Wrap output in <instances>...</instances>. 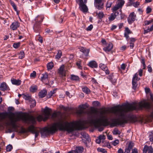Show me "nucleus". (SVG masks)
<instances>
[{"label":"nucleus","mask_w":153,"mask_h":153,"mask_svg":"<svg viewBox=\"0 0 153 153\" xmlns=\"http://www.w3.org/2000/svg\"><path fill=\"white\" fill-rule=\"evenodd\" d=\"M150 107L149 103L145 102L143 103L140 102L138 103L133 102L113 107L111 108V112L118 117L119 118L117 119H114L112 125L113 126H116L127 123L130 119L126 115V113L128 111L140 109L143 107L149 108Z\"/></svg>","instance_id":"1"},{"label":"nucleus","mask_w":153,"mask_h":153,"mask_svg":"<svg viewBox=\"0 0 153 153\" xmlns=\"http://www.w3.org/2000/svg\"><path fill=\"white\" fill-rule=\"evenodd\" d=\"M81 125L80 121L69 123L62 120H60L54 123L48 128H43L41 130L42 136L46 135L49 133H53L58 129L60 130L66 131L71 132L74 130L78 129Z\"/></svg>","instance_id":"2"},{"label":"nucleus","mask_w":153,"mask_h":153,"mask_svg":"<svg viewBox=\"0 0 153 153\" xmlns=\"http://www.w3.org/2000/svg\"><path fill=\"white\" fill-rule=\"evenodd\" d=\"M109 111L108 109H104L100 111L99 114H97L98 111L97 110L93 108H91L90 114L92 115L94 114L95 115L93 118L89 120L90 124L94 126L95 127H100L102 126H106L110 124L111 126H113L112 125V121L114 119H112L111 122L108 120V119L105 114L107 113Z\"/></svg>","instance_id":"3"},{"label":"nucleus","mask_w":153,"mask_h":153,"mask_svg":"<svg viewBox=\"0 0 153 153\" xmlns=\"http://www.w3.org/2000/svg\"><path fill=\"white\" fill-rule=\"evenodd\" d=\"M8 116L10 119V122H7L6 124L9 126H11L13 128L16 129L17 127L16 123L22 119L21 115L19 114L15 115L14 113H11L8 115Z\"/></svg>","instance_id":"4"},{"label":"nucleus","mask_w":153,"mask_h":153,"mask_svg":"<svg viewBox=\"0 0 153 153\" xmlns=\"http://www.w3.org/2000/svg\"><path fill=\"white\" fill-rule=\"evenodd\" d=\"M125 1L123 0H118L116 4L111 9L113 13L119 15L121 13V9Z\"/></svg>","instance_id":"5"},{"label":"nucleus","mask_w":153,"mask_h":153,"mask_svg":"<svg viewBox=\"0 0 153 153\" xmlns=\"http://www.w3.org/2000/svg\"><path fill=\"white\" fill-rule=\"evenodd\" d=\"M43 19V18L40 16L37 17L35 19L36 23L34 25L33 28L36 33H40V24L42 22Z\"/></svg>","instance_id":"6"},{"label":"nucleus","mask_w":153,"mask_h":153,"mask_svg":"<svg viewBox=\"0 0 153 153\" xmlns=\"http://www.w3.org/2000/svg\"><path fill=\"white\" fill-rule=\"evenodd\" d=\"M76 2L79 4V8L80 10L82 12H87L88 10V8L86 5L84 3L83 0H76Z\"/></svg>","instance_id":"7"},{"label":"nucleus","mask_w":153,"mask_h":153,"mask_svg":"<svg viewBox=\"0 0 153 153\" xmlns=\"http://www.w3.org/2000/svg\"><path fill=\"white\" fill-rule=\"evenodd\" d=\"M23 119L26 122H28L29 123L32 124L35 123L36 122V119L35 117L32 115H25L23 117Z\"/></svg>","instance_id":"8"},{"label":"nucleus","mask_w":153,"mask_h":153,"mask_svg":"<svg viewBox=\"0 0 153 153\" xmlns=\"http://www.w3.org/2000/svg\"><path fill=\"white\" fill-rule=\"evenodd\" d=\"M65 66L64 65H61L58 69L59 74L61 77L64 76H66V70L65 69Z\"/></svg>","instance_id":"9"},{"label":"nucleus","mask_w":153,"mask_h":153,"mask_svg":"<svg viewBox=\"0 0 153 153\" xmlns=\"http://www.w3.org/2000/svg\"><path fill=\"white\" fill-rule=\"evenodd\" d=\"M51 109L47 107H45L44 111V115L45 116V118L44 120V121H45L51 115Z\"/></svg>","instance_id":"10"},{"label":"nucleus","mask_w":153,"mask_h":153,"mask_svg":"<svg viewBox=\"0 0 153 153\" xmlns=\"http://www.w3.org/2000/svg\"><path fill=\"white\" fill-rule=\"evenodd\" d=\"M102 0H94V5L96 7L100 9L103 7V3Z\"/></svg>","instance_id":"11"},{"label":"nucleus","mask_w":153,"mask_h":153,"mask_svg":"<svg viewBox=\"0 0 153 153\" xmlns=\"http://www.w3.org/2000/svg\"><path fill=\"white\" fill-rule=\"evenodd\" d=\"M136 16V15L134 12L130 13L128 19V21L129 24H131L134 21Z\"/></svg>","instance_id":"12"},{"label":"nucleus","mask_w":153,"mask_h":153,"mask_svg":"<svg viewBox=\"0 0 153 153\" xmlns=\"http://www.w3.org/2000/svg\"><path fill=\"white\" fill-rule=\"evenodd\" d=\"M20 26L19 23L17 21H15L13 22L10 26L11 29L13 30H16Z\"/></svg>","instance_id":"13"},{"label":"nucleus","mask_w":153,"mask_h":153,"mask_svg":"<svg viewBox=\"0 0 153 153\" xmlns=\"http://www.w3.org/2000/svg\"><path fill=\"white\" fill-rule=\"evenodd\" d=\"M99 67L102 70L105 71V73L106 74H109V71L108 68L107 66L105 65L102 63H100L99 64Z\"/></svg>","instance_id":"14"},{"label":"nucleus","mask_w":153,"mask_h":153,"mask_svg":"<svg viewBox=\"0 0 153 153\" xmlns=\"http://www.w3.org/2000/svg\"><path fill=\"white\" fill-rule=\"evenodd\" d=\"M113 48V45L111 43H109L107 46L103 48V50L106 52L111 51Z\"/></svg>","instance_id":"15"},{"label":"nucleus","mask_w":153,"mask_h":153,"mask_svg":"<svg viewBox=\"0 0 153 153\" xmlns=\"http://www.w3.org/2000/svg\"><path fill=\"white\" fill-rule=\"evenodd\" d=\"M29 129L30 131H32L33 133L35 134V137L38 136L39 133V131L36 130L33 126H30L29 128Z\"/></svg>","instance_id":"16"},{"label":"nucleus","mask_w":153,"mask_h":153,"mask_svg":"<svg viewBox=\"0 0 153 153\" xmlns=\"http://www.w3.org/2000/svg\"><path fill=\"white\" fill-rule=\"evenodd\" d=\"M88 65L91 68H97L98 65L97 62L94 60L90 61L88 64Z\"/></svg>","instance_id":"17"},{"label":"nucleus","mask_w":153,"mask_h":153,"mask_svg":"<svg viewBox=\"0 0 153 153\" xmlns=\"http://www.w3.org/2000/svg\"><path fill=\"white\" fill-rule=\"evenodd\" d=\"M82 136V140H83L84 139L86 140V141L89 142L90 141V139L88 135L85 132H82L81 134Z\"/></svg>","instance_id":"18"},{"label":"nucleus","mask_w":153,"mask_h":153,"mask_svg":"<svg viewBox=\"0 0 153 153\" xmlns=\"http://www.w3.org/2000/svg\"><path fill=\"white\" fill-rule=\"evenodd\" d=\"M11 82L13 84L16 85H20L21 83V81L19 79H16L12 78L11 79Z\"/></svg>","instance_id":"19"},{"label":"nucleus","mask_w":153,"mask_h":153,"mask_svg":"<svg viewBox=\"0 0 153 153\" xmlns=\"http://www.w3.org/2000/svg\"><path fill=\"white\" fill-rule=\"evenodd\" d=\"M132 32L129 29L128 27H126L125 28V32L124 33L125 37L128 39L129 37L128 35L132 33Z\"/></svg>","instance_id":"20"},{"label":"nucleus","mask_w":153,"mask_h":153,"mask_svg":"<svg viewBox=\"0 0 153 153\" xmlns=\"http://www.w3.org/2000/svg\"><path fill=\"white\" fill-rule=\"evenodd\" d=\"M7 88V86L5 82H3L1 84L0 86V90L4 91L6 90Z\"/></svg>","instance_id":"21"},{"label":"nucleus","mask_w":153,"mask_h":153,"mask_svg":"<svg viewBox=\"0 0 153 153\" xmlns=\"http://www.w3.org/2000/svg\"><path fill=\"white\" fill-rule=\"evenodd\" d=\"M118 15L115 14V13H111L110 16L108 17L109 21V22L108 23H110V22L113 21L115 18Z\"/></svg>","instance_id":"22"},{"label":"nucleus","mask_w":153,"mask_h":153,"mask_svg":"<svg viewBox=\"0 0 153 153\" xmlns=\"http://www.w3.org/2000/svg\"><path fill=\"white\" fill-rule=\"evenodd\" d=\"M48 80V75L47 73H45L42 74V76L41 77V80L42 82H44L46 80Z\"/></svg>","instance_id":"23"},{"label":"nucleus","mask_w":153,"mask_h":153,"mask_svg":"<svg viewBox=\"0 0 153 153\" xmlns=\"http://www.w3.org/2000/svg\"><path fill=\"white\" fill-rule=\"evenodd\" d=\"M7 115V113H0V121L5 119Z\"/></svg>","instance_id":"24"},{"label":"nucleus","mask_w":153,"mask_h":153,"mask_svg":"<svg viewBox=\"0 0 153 153\" xmlns=\"http://www.w3.org/2000/svg\"><path fill=\"white\" fill-rule=\"evenodd\" d=\"M47 94V91L45 90L41 91L39 93V96L41 98L44 97Z\"/></svg>","instance_id":"25"},{"label":"nucleus","mask_w":153,"mask_h":153,"mask_svg":"<svg viewBox=\"0 0 153 153\" xmlns=\"http://www.w3.org/2000/svg\"><path fill=\"white\" fill-rule=\"evenodd\" d=\"M137 75H135V76L133 78L132 81V88L134 89H135L137 86V82L136 81H135V78L136 76Z\"/></svg>","instance_id":"26"},{"label":"nucleus","mask_w":153,"mask_h":153,"mask_svg":"<svg viewBox=\"0 0 153 153\" xmlns=\"http://www.w3.org/2000/svg\"><path fill=\"white\" fill-rule=\"evenodd\" d=\"M82 91L86 94H89L90 91V89L86 86H84L82 88Z\"/></svg>","instance_id":"27"},{"label":"nucleus","mask_w":153,"mask_h":153,"mask_svg":"<svg viewBox=\"0 0 153 153\" xmlns=\"http://www.w3.org/2000/svg\"><path fill=\"white\" fill-rule=\"evenodd\" d=\"M74 151L77 153H82L83 151V148L82 147H78Z\"/></svg>","instance_id":"28"},{"label":"nucleus","mask_w":153,"mask_h":153,"mask_svg":"<svg viewBox=\"0 0 153 153\" xmlns=\"http://www.w3.org/2000/svg\"><path fill=\"white\" fill-rule=\"evenodd\" d=\"M53 67V64L52 62H50L47 65V68L48 70H51Z\"/></svg>","instance_id":"29"},{"label":"nucleus","mask_w":153,"mask_h":153,"mask_svg":"<svg viewBox=\"0 0 153 153\" xmlns=\"http://www.w3.org/2000/svg\"><path fill=\"white\" fill-rule=\"evenodd\" d=\"M84 110L81 108H80L79 106L78 107V109L76 111L77 114L79 115H81L82 114L84 113Z\"/></svg>","instance_id":"30"},{"label":"nucleus","mask_w":153,"mask_h":153,"mask_svg":"<svg viewBox=\"0 0 153 153\" xmlns=\"http://www.w3.org/2000/svg\"><path fill=\"white\" fill-rule=\"evenodd\" d=\"M112 132L113 134L115 135H117V134L120 135L121 133L120 131L116 128H115L114 129Z\"/></svg>","instance_id":"31"},{"label":"nucleus","mask_w":153,"mask_h":153,"mask_svg":"<svg viewBox=\"0 0 153 153\" xmlns=\"http://www.w3.org/2000/svg\"><path fill=\"white\" fill-rule=\"evenodd\" d=\"M62 56V52L61 50H59L58 53L55 56V58L56 59H59Z\"/></svg>","instance_id":"32"},{"label":"nucleus","mask_w":153,"mask_h":153,"mask_svg":"<svg viewBox=\"0 0 153 153\" xmlns=\"http://www.w3.org/2000/svg\"><path fill=\"white\" fill-rule=\"evenodd\" d=\"M37 90V87L36 85L32 86L30 88V91L32 92H35Z\"/></svg>","instance_id":"33"},{"label":"nucleus","mask_w":153,"mask_h":153,"mask_svg":"<svg viewBox=\"0 0 153 153\" xmlns=\"http://www.w3.org/2000/svg\"><path fill=\"white\" fill-rule=\"evenodd\" d=\"M71 79L74 81H78L79 80V77L77 76L72 75L71 76Z\"/></svg>","instance_id":"34"},{"label":"nucleus","mask_w":153,"mask_h":153,"mask_svg":"<svg viewBox=\"0 0 153 153\" xmlns=\"http://www.w3.org/2000/svg\"><path fill=\"white\" fill-rule=\"evenodd\" d=\"M23 97L26 100H29L31 98L30 96L28 94L22 95Z\"/></svg>","instance_id":"35"},{"label":"nucleus","mask_w":153,"mask_h":153,"mask_svg":"<svg viewBox=\"0 0 153 153\" xmlns=\"http://www.w3.org/2000/svg\"><path fill=\"white\" fill-rule=\"evenodd\" d=\"M25 56V54L23 51H21L19 54V59H22Z\"/></svg>","instance_id":"36"},{"label":"nucleus","mask_w":153,"mask_h":153,"mask_svg":"<svg viewBox=\"0 0 153 153\" xmlns=\"http://www.w3.org/2000/svg\"><path fill=\"white\" fill-rule=\"evenodd\" d=\"M97 14L98 15L100 19H101L104 16V14L102 12H100L99 13H97Z\"/></svg>","instance_id":"37"},{"label":"nucleus","mask_w":153,"mask_h":153,"mask_svg":"<svg viewBox=\"0 0 153 153\" xmlns=\"http://www.w3.org/2000/svg\"><path fill=\"white\" fill-rule=\"evenodd\" d=\"M149 138L151 142H153V131L149 132Z\"/></svg>","instance_id":"38"},{"label":"nucleus","mask_w":153,"mask_h":153,"mask_svg":"<svg viewBox=\"0 0 153 153\" xmlns=\"http://www.w3.org/2000/svg\"><path fill=\"white\" fill-rule=\"evenodd\" d=\"M149 146H148L147 145L145 146L143 149V153H146L147 151L149 150Z\"/></svg>","instance_id":"39"},{"label":"nucleus","mask_w":153,"mask_h":153,"mask_svg":"<svg viewBox=\"0 0 153 153\" xmlns=\"http://www.w3.org/2000/svg\"><path fill=\"white\" fill-rule=\"evenodd\" d=\"M89 52V49H85L82 53L85 54V56H88Z\"/></svg>","instance_id":"40"},{"label":"nucleus","mask_w":153,"mask_h":153,"mask_svg":"<svg viewBox=\"0 0 153 153\" xmlns=\"http://www.w3.org/2000/svg\"><path fill=\"white\" fill-rule=\"evenodd\" d=\"M79 106L80 108H81L84 110L88 107V106L85 104L80 105Z\"/></svg>","instance_id":"41"},{"label":"nucleus","mask_w":153,"mask_h":153,"mask_svg":"<svg viewBox=\"0 0 153 153\" xmlns=\"http://www.w3.org/2000/svg\"><path fill=\"white\" fill-rule=\"evenodd\" d=\"M10 4L13 7L14 10L16 11H17V7L14 3L13 1H11L10 3Z\"/></svg>","instance_id":"42"},{"label":"nucleus","mask_w":153,"mask_h":153,"mask_svg":"<svg viewBox=\"0 0 153 153\" xmlns=\"http://www.w3.org/2000/svg\"><path fill=\"white\" fill-rule=\"evenodd\" d=\"M153 22V19H152L150 20H146L145 22V25H148L151 23Z\"/></svg>","instance_id":"43"},{"label":"nucleus","mask_w":153,"mask_h":153,"mask_svg":"<svg viewBox=\"0 0 153 153\" xmlns=\"http://www.w3.org/2000/svg\"><path fill=\"white\" fill-rule=\"evenodd\" d=\"M12 146L11 145H9L6 147V150L7 152H10L12 149Z\"/></svg>","instance_id":"44"},{"label":"nucleus","mask_w":153,"mask_h":153,"mask_svg":"<svg viewBox=\"0 0 153 153\" xmlns=\"http://www.w3.org/2000/svg\"><path fill=\"white\" fill-rule=\"evenodd\" d=\"M134 146V144L132 142H129L128 148L130 149L131 150L132 148Z\"/></svg>","instance_id":"45"},{"label":"nucleus","mask_w":153,"mask_h":153,"mask_svg":"<svg viewBox=\"0 0 153 153\" xmlns=\"http://www.w3.org/2000/svg\"><path fill=\"white\" fill-rule=\"evenodd\" d=\"M20 45V43L19 42H18L14 43L13 45V46L14 48H17L19 47Z\"/></svg>","instance_id":"46"},{"label":"nucleus","mask_w":153,"mask_h":153,"mask_svg":"<svg viewBox=\"0 0 153 153\" xmlns=\"http://www.w3.org/2000/svg\"><path fill=\"white\" fill-rule=\"evenodd\" d=\"M43 117L42 115H39L37 117V119L39 121H41L43 120Z\"/></svg>","instance_id":"47"},{"label":"nucleus","mask_w":153,"mask_h":153,"mask_svg":"<svg viewBox=\"0 0 153 153\" xmlns=\"http://www.w3.org/2000/svg\"><path fill=\"white\" fill-rule=\"evenodd\" d=\"M36 76V73L35 71H33L32 73H31L30 75V77H32L34 78Z\"/></svg>","instance_id":"48"},{"label":"nucleus","mask_w":153,"mask_h":153,"mask_svg":"<svg viewBox=\"0 0 153 153\" xmlns=\"http://www.w3.org/2000/svg\"><path fill=\"white\" fill-rule=\"evenodd\" d=\"M36 103V102L35 100H32L31 101V105H30V106L31 107H33L35 106Z\"/></svg>","instance_id":"49"},{"label":"nucleus","mask_w":153,"mask_h":153,"mask_svg":"<svg viewBox=\"0 0 153 153\" xmlns=\"http://www.w3.org/2000/svg\"><path fill=\"white\" fill-rule=\"evenodd\" d=\"M140 5V3L138 2H136L133 4V5L135 7H137Z\"/></svg>","instance_id":"50"},{"label":"nucleus","mask_w":153,"mask_h":153,"mask_svg":"<svg viewBox=\"0 0 153 153\" xmlns=\"http://www.w3.org/2000/svg\"><path fill=\"white\" fill-rule=\"evenodd\" d=\"M119 140H114L112 142V144L114 146H115L119 143Z\"/></svg>","instance_id":"51"},{"label":"nucleus","mask_w":153,"mask_h":153,"mask_svg":"<svg viewBox=\"0 0 153 153\" xmlns=\"http://www.w3.org/2000/svg\"><path fill=\"white\" fill-rule=\"evenodd\" d=\"M98 138H99L101 140H104L105 138V136L104 135H101L99 136Z\"/></svg>","instance_id":"52"},{"label":"nucleus","mask_w":153,"mask_h":153,"mask_svg":"<svg viewBox=\"0 0 153 153\" xmlns=\"http://www.w3.org/2000/svg\"><path fill=\"white\" fill-rule=\"evenodd\" d=\"M93 28V25H91L87 27L86 30L88 31H90Z\"/></svg>","instance_id":"53"},{"label":"nucleus","mask_w":153,"mask_h":153,"mask_svg":"<svg viewBox=\"0 0 153 153\" xmlns=\"http://www.w3.org/2000/svg\"><path fill=\"white\" fill-rule=\"evenodd\" d=\"M146 13H149L152 11V9L150 7H148L146 8Z\"/></svg>","instance_id":"54"},{"label":"nucleus","mask_w":153,"mask_h":153,"mask_svg":"<svg viewBox=\"0 0 153 153\" xmlns=\"http://www.w3.org/2000/svg\"><path fill=\"white\" fill-rule=\"evenodd\" d=\"M93 104L94 106H97L99 104V102L97 101H94L93 103Z\"/></svg>","instance_id":"55"},{"label":"nucleus","mask_w":153,"mask_h":153,"mask_svg":"<svg viewBox=\"0 0 153 153\" xmlns=\"http://www.w3.org/2000/svg\"><path fill=\"white\" fill-rule=\"evenodd\" d=\"M117 27V26L114 25H112L111 26V30H114Z\"/></svg>","instance_id":"56"},{"label":"nucleus","mask_w":153,"mask_h":153,"mask_svg":"<svg viewBox=\"0 0 153 153\" xmlns=\"http://www.w3.org/2000/svg\"><path fill=\"white\" fill-rule=\"evenodd\" d=\"M98 150H99V149H98ZM100 152H102L103 153H106L107 151L104 149L102 148H100Z\"/></svg>","instance_id":"57"},{"label":"nucleus","mask_w":153,"mask_h":153,"mask_svg":"<svg viewBox=\"0 0 153 153\" xmlns=\"http://www.w3.org/2000/svg\"><path fill=\"white\" fill-rule=\"evenodd\" d=\"M148 153H153V149L151 146H149V149L148 150Z\"/></svg>","instance_id":"58"},{"label":"nucleus","mask_w":153,"mask_h":153,"mask_svg":"<svg viewBox=\"0 0 153 153\" xmlns=\"http://www.w3.org/2000/svg\"><path fill=\"white\" fill-rule=\"evenodd\" d=\"M57 113L56 112L54 113L52 115V118H54L56 117H57Z\"/></svg>","instance_id":"59"},{"label":"nucleus","mask_w":153,"mask_h":153,"mask_svg":"<svg viewBox=\"0 0 153 153\" xmlns=\"http://www.w3.org/2000/svg\"><path fill=\"white\" fill-rule=\"evenodd\" d=\"M130 149L127 147L125 149L124 153H129L130 152Z\"/></svg>","instance_id":"60"},{"label":"nucleus","mask_w":153,"mask_h":153,"mask_svg":"<svg viewBox=\"0 0 153 153\" xmlns=\"http://www.w3.org/2000/svg\"><path fill=\"white\" fill-rule=\"evenodd\" d=\"M111 5V3L110 2H108L106 4L107 8H110Z\"/></svg>","instance_id":"61"},{"label":"nucleus","mask_w":153,"mask_h":153,"mask_svg":"<svg viewBox=\"0 0 153 153\" xmlns=\"http://www.w3.org/2000/svg\"><path fill=\"white\" fill-rule=\"evenodd\" d=\"M148 71L149 72H152V68L151 67V66H150V65H149L148 66Z\"/></svg>","instance_id":"62"},{"label":"nucleus","mask_w":153,"mask_h":153,"mask_svg":"<svg viewBox=\"0 0 153 153\" xmlns=\"http://www.w3.org/2000/svg\"><path fill=\"white\" fill-rule=\"evenodd\" d=\"M126 67V66L125 65V64H123L121 65V68L122 70H124L125 69Z\"/></svg>","instance_id":"63"},{"label":"nucleus","mask_w":153,"mask_h":153,"mask_svg":"<svg viewBox=\"0 0 153 153\" xmlns=\"http://www.w3.org/2000/svg\"><path fill=\"white\" fill-rule=\"evenodd\" d=\"M138 151L136 148H134L132 150V153H138Z\"/></svg>","instance_id":"64"}]
</instances>
